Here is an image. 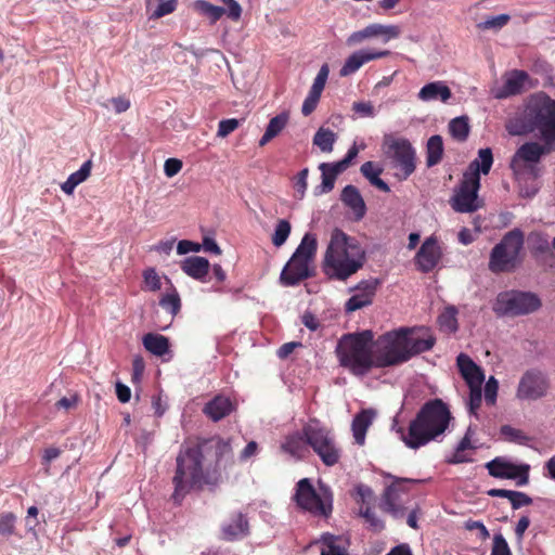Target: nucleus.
Returning <instances> with one entry per match:
<instances>
[{
  "mask_svg": "<svg viewBox=\"0 0 555 555\" xmlns=\"http://www.w3.org/2000/svg\"><path fill=\"white\" fill-rule=\"evenodd\" d=\"M232 457L230 440L220 437L204 439L193 447L181 449L176 460L172 500L180 504L193 488L217 485L220 480L218 470L231 465Z\"/></svg>",
  "mask_w": 555,
  "mask_h": 555,
  "instance_id": "obj_1",
  "label": "nucleus"
},
{
  "mask_svg": "<svg viewBox=\"0 0 555 555\" xmlns=\"http://www.w3.org/2000/svg\"><path fill=\"white\" fill-rule=\"evenodd\" d=\"M366 253L357 238L336 228L322 260V271L332 281L346 282L363 268Z\"/></svg>",
  "mask_w": 555,
  "mask_h": 555,
  "instance_id": "obj_2",
  "label": "nucleus"
},
{
  "mask_svg": "<svg viewBox=\"0 0 555 555\" xmlns=\"http://www.w3.org/2000/svg\"><path fill=\"white\" fill-rule=\"evenodd\" d=\"M451 418V412L441 399L429 400L411 421L408 433L400 429L401 439L408 448L418 449L443 435Z\"/></svg>",
  "mask_w": 555,
  "mask_h": 555,
  "instance_id": "obj_3",
  "label": "nucleus"
},
{
  "mask_svg": "<svg viewBox=\"0 0 555 555\" xmlns=\"http://www.w3.org/2000/svg\"><path fill=\"white\" fill-rule=\"evenodd\" d=\"M373 333L369 330L344 335L336 347L340 366L354 376L363 377L377 369Z\"/></svg>",
  "mask_w": 555,
  "mask_h": 555,
  "instance_id": "obj_4",
  "label": "nucleus"
},
{
  "mask_svg": "<svg viewBox=\"0 0 555 555\" xmlns=\"http://www.w3.org/2000/svg\"><path fill=\"white\" fill-rule=\"evenodd\" d=\"M318 241L314 234L306 233L300 244L284 266L280 274V283L283 286H295L313 276L312 262L315 258Z\"/></svg>",
  "mask_w": 555,
  "mask_h": 555,
  "instance_id": "obj_5",
  "label": "nucleus"
},
{
  "mask_svg": "<svg viewBox=\"0 0 555 555\" xmlns=\"http://www.w3.org/2000/svg\"><path fill=\"white\" fill-rule=\"evenodd\" d=\"M525 236L521 230L513 229L504 234L501 241L491 249L488 268L492 273L513 272L521 262L520 253L524 248Z\"/></svg>",
  "mask_w": 555,
  "mask_h": 555,
  "instance_id": "obj_6",
  "label": "nucleus"
},
{
  "mask_svg": "<svg viewBox=\"0 0 555 555\" xmlns=\"http://www.w3.org/2000/svg\"><path fill=\"white\" fill-rule=\"evenodd\" d=\"M382 149L398 180H406L415 171V150L408 139L385 134Z\"/></svg>",
  "mask_w": 555,
  "mask_h": 555,
  "instance_id": "obj_7",
  "label": "nucleus"
},
{
  "mask_svg": "<svg viewBox=\"0 0 555 555\" xmlns=\"http://www.w3.org/2000/svg\"><path fill=\"white\" fill-rule=\"evenodd\" d=\"M528 131L538 130L546 145L555 141V100L547 96L533 99L525 111Z\"/></svg>",
  "mask_w": 555,
  "mask_h": 555,
  "instance_id": "obj_8",
  "label": "nucleus"
},
{
  "mask_svg": "<svg viewBox=\"0 0 555 555\" xmlns=\"http://www.w3.org/2000/svg\"><path fill=\"white\" fill-rule=\"evenodd\" d=\"M302 435L307 444L312 448L324 465L334 466L339 462L341 451L332 430L322 426L318 420H310L304 426Z\"/></svg>",
  "mask_w": 555,
  "mask_h": 555,
  "instance_id": "obj_9",
  "label": "nucleus"
},
{
  "mask_svg": "<svg viewBox=\"0 0 555 555\" xmlns=\"http://www.w3.org/2000/svg\"><path fill=\"white\" fill-rule=\"evenodd\" d=\"M317 492L309 478L300 479L296 486L297 505L314 516L328 517L333 511V495L330 488L320 483Z\"/></svg>",
  "mask_w": 555,
  "mask_h": 555,
  "instance_id": "obj_10",
  "label": "nucleus"
},
{
  "mask_svg": "<svg viewBox=\"0 0 555 555\" xmlns=\"http://www.w3.org/2000/svg\"><path fill=\"white\" fill-rule=\"evenodd\" d=\"M403 333L400 327L374 340L377 369L397 366L409 361Z\"/></svg>",
  "mask_w": 555,
  "mask_h": 555,
  "instance_id": "obj_11",
  "label": "nucleus"
},
{
  "mask_svg": "<svg viewBox=\"0 0 555 555\" xmlns=\"http://www.w3.org/2000/svg\"><path fill=\"white\" fill-rule=\"evenodd\" d=\"M540 307L541 300L533 293L506 291L498 294L492 309L498 317H518L532 313Z\"/></svg>",
  "mask_w": 555,
  "mask_h": 555,
  "instance_id": "obj_12",
  "label": "nucleus"
},
{
  "mask_svg": "<svg viewBox=\"0 0 555 555\" xmlns=\"http://www.w3.org/2000/svg\"><path fill=\"white\" fill-rule=\"evenodd\" d=\"M480 179L475 176L468 178L463 175L457 189L450 199L452 209L461 214H472L483 206V201L478 197Z\"/></svg>",
  "mask_w": 555,
  "mask_h": 555,
  "instance_id": "obj_13",
  "label": "nucleus"
},
{
  "mask_svg": "<svg viewBox=\"0 0 555 555\" xmlns=\"http://www.w3.org/2000/svg\"><path fill=\"white\" fill-rule=\"evenodd\" d=\"M550 383L546 375L537 369L527 370L520 377L516 398L522 401H535L546 396Z\"/></svg>",
  "mask_w": 555,
  "mask_h": 555,
  "instance_id": "obj_14",
  "label": "nucleus"
},
{
  "mask_svg": "<svg viewBox=\"0 0 555 555\" xmlns=\"http://www.w3.org/2000/svg\"><path fill=\"white\" fill-rule=\"evenodd\" d=\"M552 150V144L541 145L538 142H527L522 144L514 154L511 160L512 170L518 175L525 169H530L534 177L538 176L535 165L540 162L541 157Z\"/></svg>",
  "mask_w": 555,
  "mask_h": 555,
  "instance_id": "obj_15",
  "label": "nucleus"
},
{
  "mask_svg": "<svg viewBox=\"0 0 555 555\" xmlns=\"http://www.w3.org/2000/svg\"><path fill=\"white\" fill-rule=\"evenodd\" d=\"M486 468L490 476L500 479H513L516 480V485L519 487L526 486L529 482V470L528 464H514L506 457L498 456L486 464Z\"/></svg>",
  "mask_w": 555,
  "mask_h": 555,
  "instance_id": "obj_16",
  "label": "nucleus"
},
{
  "mask_svg": "<svg viewBox=\"0 0 555 555\" xmlns=\"http://www.w3.org/2000/svg\"><path fill=\"white\" fill-rule=\"evenodd\" d=\"M404 335L405 349H408V360L426 352L436 344V337L427 327H401Z\"/></svg>",
  "mask_w": 555,
  "mask_h": 555,
  "instance_id": "obj_17",
  "label": "nucleus"
},
{
  "mask_svg": "<svg viewBox=\"0 0 555 555\" xmlns=\"http://www.w3.org/2000/svg\"><path fill=\"white\" fill-rule=\"evenodd\" d=\"M379 285L380 281L376 278L360 281L353 288L356 294L345 304L346 311L353 312L372 305Z\"/></svg>",
  "mask_w": 555,
  "mask_h": 555,
  "instance_id": "obj_18",
  "label": "nucleus"
},
{
  "mask_svg": "<svg viewBox=\"0 0 555 555\" xmlns=\"http://www.w3.org/2000/svg\"><path fill=\"white\" fill-rule=\"evenodd\" d=\"M400 36V28L397 25L370 24L365 28L352 33L348 39V46L362 43L373 37H382L384 42Z\"/></svg>",
  "mask_w": 555,
  "mask_h": 555,
  "instance_id": "obj_19",
  "label": "nucleus"
},
{
  "mask_svg": "<svg viewBox=\"0 0 555 555\" xmlns=\"http://www.w3.org/2000/svg\"><path fill=\"white\" fill-rule=\"evenodd\" d=\"M390 51H377L372 49H361L351 53L345 61L339 70L340 77H348L358 72L364 64L378 59L386 57Z\"/></svg>",
  "mask_w": 555,
  "mask_h": 555,
  "instance_id": "obj_20",
  "label": "nucleus"
},
{
  "mask_svg": "<svg viewBox=\"0 0 555 555\" xmlns=\"http://www.w3.org/2000/svg\"><path fill=\"white\" fill-rule=\"evenodd\" d=\"M442 253L438 241L430 236L426 238L415 256V263L420 271L428 273L435 269L441 259Z\"/></svg>",
  "mask_w": 555,
  "mask_h": 555,
  "instance_id": "obj_21",
  "label": "nucleus"
},
{
  "mask_svg": "<svg viewBox=\"0 0 555 555\" xmlns=\"http://www.w3.org/2000/svg\"><path fill=\"white\" fill-rule=\"evenodd\" d=\"M328 74L330 66L327 63H325L320 67L319 73L314 78L313 83L309 90V93L302 103L301 113L304 116H309L317 108V105L320 101L321 94L327 81Z\"/></svg>",
  "mask_w": 555,
  "mask_h": 555,
  "instance_id": "obj_22",
  "label": "nucleus"
},
{
  "mask_svg": "<svg viewBox=\"0 0 555 555\" xmlns=\"http://www.w3.org/2000/svg\"><path fill=\"white\" fill-rule=\"evenodd\" d=\"M456 365L469 388L482 386L485 382L483 371L469 356L460 353L456 358Z\"/></svg>",
  "mask_w": 555,
  "mask_h": 555,
  "instance_id": "obj_23",
  "label": "nucleus"
},
{
  "mask_svg": "<svg viewBox=\"0 0 555 555\" xmlns=\"http://www.w3.org/2000/svg\"><path fill=\"white\" fill-rule=\"evenodd\" d=\"M529 76L524 70H512L505 77L504 85L495 92L496 99H504L520 93Z\"/></svg>",
  "mask_w": 555,
  "mask_h": 555,
  "instance_id": "obj_24",
  "label": "nucleus"
},
{
  "mask_svg": "<svg viewBox=\"0 0 555 555\" xmlns=\"http://www.w3.org/2000/svg\"><path fill=\"white\" fill-rule=\"evenodd\" d=\"M340 199L345 206L352 210L356 220H361L365 216L364 199L354 185H346L341 191Z\"/></svg>",
  "mask_w": 555,
  "mask_h": 555,
  "instance_id": "obj_25",
  "label": "nucleus"
},
{
  "mask_svg": "<svg viewBox=\"0 0 555 555\" xmlns=\"http://www.w3.org/2000/svg\"><path fill=\"white\" fill-rule=\"evenodd\" d=\"M223 539L235 541L245 538L249 533L248 520L242 513L235 514L230 522L222 526Z\"/></svg>",
  "mask_w": 555,
  "mask_h": 555,
  "instance_id": "obj_26",
  "label": "nucleus"
},
{
  "mask_svg": "<svg viewBox=\"0 0 555 555\" xmlns=\"http://www.w3.org/2000/svg\"><path fill=\"white\" fill-rule=\"evenodd\" d=\"M493 164L492 151L489 147L480 149L478 157L475 158L468 166L467 170L463 173L468 178H473L476 175L480 179V173H489Z\"/></svg>",
  "mask_w": 555,
  "mask_h": 555,
  "instance_id": "obj_27",
  "label": "nucleus"
},
{
  "mask_svg": "<svg viewBox=\"0 0 555 555\" xmlns=\"http://www.w3.org/2000/svg\"><path fill=\"white\" fill-rule=\"evenodd\" d=\"M452 93L443 81H433L425 85L418 92V99L424 102L437 101L447 102Z\"/></svg>",
  "mask_w": 555,
  "mask_h": 555,
  "instance_id": "obj_28",
  "label": "nucleus"
},
{
  "mask_svg": "<svg viewBox=\"0 0 555 555\" xmlns=\"http://www.w3.org/2000/svg\"><path fill=\"white\" fill-rule=\"evenodd\" d=\"M233 409L229 398L217 396L204 406V413L214 422H218L229 415Z\"/></svg>",
  "mask_w": 555,
  "mask_h": 555,
  "instance_id": "obj_29",
  "label": "nucleus"
},
{
  "mask_svg": "<svg viewBox=\"0 0 555 555\" xmlns=\"http://www.w3.org/2000/svg\"><path fill=\"white\" fill-rule=\"evenodd\" d=\"M209 267V261L206 258L199 256L185 258L181 266L185 274L199 281H204V279L207 276Z\"/></svg>",
  "mask_w": 555,
  "mask_h": 555,
  "instance_id": "obj_30",
  "label": "nucleus"
},
{
  "mask_svg": "<svg viewBox=\"0 0 555 555\" xmlns=\"http://www.w3.org/2000/svg\"><path fill=\"white\" fill-rule=\"evenodd\" d=\"M375 413L372 410H363L357 414L352 421V433L354 441L362 446L365 441L367 428L374 420Z\"/></svg>",
  "mask_w": 555,
  "mask_h": 555,
  "instance_id": "obj_31",
  "label": "nucleus"
},
{
  "mask_svg": "<svg viewBox=\"0 0 555 555\" xmlns=\"http://www.w3.org/2000/svg\"><path fill=\"white\" fill-rule=\"evenodd\" d=\"M322 544L321 555H347L348 541L344 537L324 534Z\"/></svg>",
  "mask_w": 555,
  "mask_h": 555,
  "instance_id": "obj_32",
  "label": "nucleus"
},
{
  "mask_svg": "<svg viewBox=\"0 0 555 555\" xmlns=\"http://www.w3.org/2000/svg\"><path fill=\"white\" fill-rule=\"evenodd\" d=\"M92 163L91 160L85 162L79 170L73 172L69 175L67 180L61 184L62 191L67 194L72 195L76 189L77 185L86 181L90 173H91Z\"/></svg>",
  "mask_w": 555,
  "mask_h": 555,
  "instance_id": "obj_33",
  "label": "nucleus"
},
{
  "mask_svg": "<svg viewBox=\"0 0 555 555\" xmlns=\"http://www.w3.org/2000/svg\"><path fill=\"white\" fill-rule=\"evenodd\" d=\"M143 346L152 354L163 357L169 352V339L160 334L149 333L143 337Z\"/></svg>",
  "mask_w": 555,
  "mask_h": 555,
  "instance_id": "obj_34",
  "label": "nucleus"
},
{
  "mask_svg": "<svg viewBox=\"0 0 555 555\" xmlns=\"http://www.w3.org/2000/svg\"><path fill=\"white\" fill-rule=\"evenodd\" d=\"M288 122V114L287 113H281L276 115L275 117L271 118L263 135L259 140V145L264 146L267 143H269L272 139H274L276 135L281 133V131L286 127Z\"/></svg>",
  "mask_w": 555,
  "mask_h": 555,
  "instance_id": "obj_35",
  "label": "nucleus"
},
{
  "mask_svg": "<svg viewBox=\"0 0 555 555\" xmlns=\"http://www.w3.org/2000/svg\"><path fill=\"white\" fill-rule=\"evenodd\" d=\"M305 437L299 434L288 436L281 446V450L296 460L304 459L307 447Z\"/></svg>",
  "mask_w": 555,
  "mask_h": 555,
  "instance_id": "obj_36",
  "label": "nucleus"
},
{
  "mask_svg": "<svg viewBox=\"0 0 555 555\" xmlns=\"http://www.w3.org/2000/svg\"><path fill=\"white\" fill-rule=\"evenodd\" d=\"M443 154L442 138L438 134L433 135L427 141V159L428 167H433L440 163Z\"/></svg>",
  "mask_w": 555,
  "mask_h": 555,
  "instance_id": "obj_37",
  "label": "nucleus"
},
{
  "mask_svg": "<svg viewBox=\"0 0 555 555\" xmlns=\"http://www.w3.org/2000/svg\"><path fill=\"white\" fill-rule=\"evenodd\" d=\"M336 134L331 129L321 127L313 137V144L317 145L322 152L330 153L333 151Z\"/></svg>",
  "mask_w": 555,
  "mask_h": 555,
  "instance_id": "obj_38",
  "label": "nucleus"
},
{
  "mask_svg": "<svg viewBox=\"0 0 555 555\" xmlns=\"http://www.w3.org/2000/svg\"><path fill=\"white\" fill-rule=\"evenodd\" d=\"M449 131L455 140L463 142L469 134V124L466 116H460L453 118L449 122Z\"/></svg>",
  "mask_w": 555,
  "mask_h": 555,
  "instance_id": "obj_39",
  "label": "nucleus"
},
{
  "mask_svg": "<svg viewBox=\"0 0 555 555\" xmlns=\"http://www.w3.org/2000/svg\"><path fill=\"white\" fill-rule=\"evenodd\" d=\"M195 8L201 14L209 18L210 23L212 24L219 21L222 17V15L225 14V9L214 5L205 0L196 1Z\"/></svg>",
  "mask_w": 555,
  "mask_h": 555,
  "instance_id": "obj_40",
  "label": "nucleus"
},
{
  "mask_svg": "<svg viewBox=\"0 0 555 555\" xmlns=\"http://www.w3.org/2000/svg\"><path fill=\"white\" fill-rule=\"evenodd\" d=\"M457 310L455 307L450 306L444 309V311L438 317V323L447 333H454L457 331V319H456Z\"/></svg>",
  "mask_w": 555,
  "mask_h": 555,
  "instance_id": "obj_41",
  "label": "nucleus"
},
{
  "mask_svg": "<svg viewBox=\"0 0 555 555\" xmlns=\"http://www.w3.org/2000/svg\"><path fill=\"white\" fill-rule=\"evenodd\" d=\"M327 168V163L319 165V169L322 173V183L315 189L317 195L330 193L334 189L337 177H335Z\"/></svg>",
  "mask_w": 555,
  "mask_h": 555,
  "instance_id": "obj_42",
  "label": "nucleus"
},
{
  "mask_svg": "<svg viewBox=\"0 0 555 555\" xmlns=\"http://www.w3.org/2000/svg\"><path fill=\"white\" fill-rule=\"evenodd\" d=\"M292 225L289 221L285 219H280L274 229V233L272 235V244L275 247H281L287 241L291 234Z\"/></svg>",
  "mask_w": 555,
  "mask_h": 555,
  "instance_id": "obj_43",
  "label": "nucleus"
},
{
  "mask_svg": "<svg viewBox=\"0 0 555 555\" xmlns=\"http://www.w3.org/2000/svg\"><path fill=\"white\" fill-rule=\"evenodd\" d=\"M159 305L167 310L172 318L177 315L181 308V300L178 292L173 289L171 293L164 295L159 300Z\"/></svg>",
  "mask_w": 555,
  "mask_h": 555,
  "instance_id": "obj_44",
  "label": "nucleus"
},
{
  "mask_svg": "<svg viewBox=\"0 0 555 555\" xmlns=\"http://www.w3.org/2000/svg\"><path fill=\"white\" fill-rule=\"evenodd\" d=\"M395 486H390L386 489L383 495L382 507L385 512L390 513L392 516L399 517L402 515V508L400 506H397L395 502Z\"/></svg>",
  "mask_w": 555,
  "mask_h": 555,
  "instance_id": "obj_45",
  "label": "nucleus"
},
{
  "mask_svg": "<svg viewBox=\"0 0 555 555\" xmlns=\"http://www.w3.org/2000/svg\"><path fill=\"white\" fill-rule=\"evenodd\" d=\"M359 514L369 524L371 530L379 532L384 529V521L376 515L374 511H372L371 507L366 506L365 508H361Z\"/></svg>",
  "mask_w": 555,
  "mask_h": 555,
  "instance_id": "obj_46",
  "label": "nucleus"
},
{
  "mask_svg": "<svg viewBox=\"0 0 555 555\" xmlns=\"http://www.w3.org/2000/svg\"><path fill=\"white\" fill-rule=\"evenodd\" d=\"M532 250L538 254H547L551 251V244L547 235L543 233H533L530 236Z\"/></svg>",
  "mask_w": 555,
  "mask_h": 555,
  "instance_id": "obj_47",
  "label": "nucleus"
},
{
  "mask_svg": "<svg viewBox=\"0 0 555 555\" xmlns=\"http://www.w3.org/2000/svg\"><path fill=\"white\" fill-rule=\"evenodd\" d=\"M501 434L511 442H517L525 444L529 438L519 429H516L509 425H503L501 427Z\"/></svg>",
  "mask_w": 555,
  "mask_h": 555,
  "instance_id": "obj_48",
  "label": "nucleus"
},
{
  "mask_svg": "<svg viewBox=\"0 0 555 555\" xmlns=\"http://www.w3.org/2000/svg\"><path fill=\"white\" fill-rule=\"evenodd\" d=\"M509 16L507 14H500L491 16L483 22L478 24L480 29H500L507 24Z\"/></svg>",
  "mask_w": 555,
  "mask_h": 555,
  "instance_id": "obj_49",
  "label": "nucleus"
},
{
  "mask_svg": "<svg viewBox=\"0 0 555 555\" xmlns=\"http://www.w3.org/2000/svg\"><path fill=\"white\" fill-rule=\"evenodd\" d=\"M308 175H309V169L304 168L295 177L294 189H295L296 193L298 194V198H300V199L304 198L307 188H308Z\"/></svg>",
  "mask_w": 555,
  "mask_h": 555,
  "instance_id": "obj_50",
  "label": "nucleus"
},
{
  "mask_svg": "<svg viewBox=\"0 0 555 555\" xmlns=\"http://www.w3.org/2000/svg\"><path fill=\"white\" fill-rule=\"evenodd\" d=\"M482 400V389L480 387L469 388L468 411L469 414L477 416Z\"/></svg>",
  "mask_w": 555,
  "mask_h": 555,
  "instance_id": "obj_51",
  "label": "nucleus"
},
{
  "mask_svg": "<svg viewBox=\"0 0 555 555\" xmlns=\"http://www.w3.org/2000/svg\"><path fill=\"white\" fill-rule=\"evenodd\" d=\"M144 284L146 288L151 292L159 291L162 287L160 278L155 271V269L150 268L146 269L143 273Z\"/></svg>",
  "mask_w": 555,
  "mask_h": 555,
  "instance_id": "obj_52",
  "label": "nucleus"
},
{
  "mask_svg": "<svg viewBox=\"0 0 555 555\" xmlns=\"http://www.w3.org/2000/svg\"><path fill=\"white\" fill-rule=\"evenodd\" d=\"M491 555H512L511 548L501 533H496L493 537Z\"/></svg>",
  "mask_w": 555,
  "mask_h": 555,
  "instance_id": "obj_53",
  "label": "nucleus"
},
{
  "mask_svg": "<svg viewBox=\"0 0 555 555\" xmlns=\"http://www.w3.org/2000/svg\"><path fill=\"white\" fill-rule=\"evenodd\" d=\"M498 389H499V383L493 376H491L487 380L486 386H485V400H486L487 404H489V405L495 404Z\"/></svg>",
  "mask_w": 555,
  "mask_h": 555,
  "instance_id": "obj_54",
  "label": "nucleus"
},
{
  "mask_svg": "<svg viewBox=\"0 0 555 555\" xmlns=\"http://www.w3.org/2000/svg\"><path fill=\"white\" fill-rule=\"evenodd\" d=\"M159 4L156 10L152 13L153 18H160L165 15L172 13L177 7V0H158Z\"/></svg>",
  "mask_w": 555,
  "mask_h": 555,
  "instance_id": "obj_55",
  "label": "nucleus"
},
{
  "mask_svg": "<svg viewBox=\"0 0 555 555\" xmlns=\"http://www.w3.org/2000/svg\"><path fill=\"white\" fill-rule=\"evenodd\" d=\"M240 126V121L235 118L222 119L219 121L217 135L220 138L228 137L231 132L236 130Z\"/></svg>",
  "mask_w": 555,
  "mask_h": 555,
  "instance_id": "obj_56",
  "label": "nucleus"
},
{
  "mask_svg": "<svg viewBox=\"0 0 555 555\" xmlns=\"http://www.w3.org/2000/svg\"><path fill=\"white\" fill-rule=\"evenodd\" d=\"M15 516L11 513L0 516V535H10L14 532Z\"/></svg>",
  "mask_w": 555,
  "mask_h": 555,
  "instance_id": "obj_57",
  "label": "nucleus"
},
{
  "mask_svg": "<svg viewBox=\"0 0 555 555\" xmlns=\"http://www.w3.org/2000/svg\"><path fill=\"white\" fill-rule=\"evenodd\" d=\"M361 173L371 182L380 176L383 169L373 162H365L360 168Z\"/></svg>",
  "mask_w": 555,
  "mask_h": 555,
  "instance_id": "obj_58",
  "label": "nucleus"
},
{
  "mask_svg": "<svg viewBox=\"0 0 555 555\" xmlns=\"http://www.w3.org/2000/svg\"><path fill=\"white\" fill-rule=\"evenodd\" d=\"M227 5L225 13L232 21H238L242 15V7L235 0H220Z\"/></svg>",
  "mask_w": 555,
  "mask_h": 555,
  "instance_id": "obj_59",
  "label": "nucleus"
},
{
  "mask_svg": "<svg viewBox=\"0 0 555 555\" xmlns=\"http://www.w3.org/2000/svg\"><path fill=\"white\" fill-rule=\"evenodd\" d=\"M513 509H518L522 506H528L532 503V499L525 492L515 491L513 498L509 499Z\"/></svg>",
  "mask_w": 555,
  "mask_h": 555,
  "instance_id": "obj_60",
  "label": "nucleus"
},
{
  "mask_svg": "<svg viewBox=\"0 0 555 555\" xmlns=\"http://www.w3.org/2000/svg\"><path fill=\"white\" fill-rule=\"evenodd\" d=\"M352 111L362 117L375 116V108L371 102H354L352 104Z\"/></svg>",
  "mask_w": 555,
  "mask_h": 555,
  "instance_id": "obj_61",
  "label": "nucleus"
},
{
  "mask_svg": "<svg viewBox=\"0 0 555 555\" xmlns=\"http://www.w3.org/2000/svg\"><path fill=\"white\" fill-rule=\"evenodd\" d=\"M182 169V162L178 158H168L164 164V172L168 178L178 175Z\"/></svg>",
  "mask_w": 555,
  "mask_h": 555,
  "instance_id": "obj_62",
  "label": "nucleus"
},
{
  "mask_svg": "<svg viewBox=\"0 0 555 555\" xmlns=\"http://www.w3.org/2000/svg\"><path fill=\"white\" fill-rule=\"evenodd\" d=\"M199 250H201V245L198 243L188 241V240H182L177 245V253L179 255H185L191 251L197 253Z\"/></svg>",
  "mask_w": 555,
  "mask_h": 555,
  "instance_id": "obj_63",
  "label": "nucleus"
},
{
  "mask_svg": "<svg viewBox=\"0 0 555 555\" xmlns=\"http://www.w3.org/2000/svg\"><path fill=\"white\" fill-rule=\"evenodd\" d=\"M302 324L309 328L310 331L314 332L320 327V322L318 318L310 311H306L301 317Z\"/></svg>",
  "mask_w": 555,
  "mask_h": 555,
  "instance_id": "obj_64",
  "label": "nucleus"
}]
</instances>
